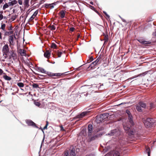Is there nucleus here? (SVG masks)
<instances>
[{
    "mask_svg": "<svg viewBox=\"0 0 156 156\" xmlns=\"http://www.w3.org/2000/svg\"><path fill=\"white\" fill-rule=\"evenodd\" d=\"M148 71H146L144 72V73H140V74L138 75L137 76H134V77H133V78H132V79L133 78H135V77H136L137 76H144L145 75H146V74H147V73H148ZM130 79H132V78H130Z\"/></svg>",
    "mask_w": 156,
    "mask_h": 156,
    "instance_id": "obj_31",
    "label": "nucleus"
},
{
    "mask_svg": "<svg viewBox=\"0 0 156 156\" xmlns=\"http://www.w3.org/2000/svg\"><path fill=\"white\" fill-rule=\"evenodd\" d=\"M103 13H104V14L105 15V16L107 17V18L108 19L110 18V16L109 15H108L106 12L105 11H103Z\"/></svg>",
    "mask_w": 156,
    "mask_h": 156,
    "instance_id": "obj_49",
    "label": "nucleus"
},
{
    "mask_svg": "<svg viewBox=\"0 0 156 156\" xmlns=\"http://www.w3.org/2000/svg\"><path fill=\"white\" fill-rule=\"evenodd\" d=\"M9 6L8 3H5L3 5L2 9L3 10H4L6 8H8Z\"/></svg>",
    "mask_w": 156,
    "mask_h": 156,
    "instance_id": "obj_37",
    "label": "nucleus"
},
{
    "mask_svg": "<svg viewBox=\"0 0 156 156\" xmlns=\"http://www.w3.org/2000/svg\"><path fill=\"white\" fill-rule=\"evenodd\" d=\"M99 62V61L97 60V59L94 61V62L96 64V65L98 64V63Z\"/></svg>",
    "mask_w": 156,
    "mask_h": 156,
    "instance_id": "obj_62",
    "label": "nucleus"
},
{
    "mask_svg": "<svg viewBox=\"0 0 156 156\" xmlns=\"http://www.w3.org/2000/svg\"><path fill=\"white\" fill-rule=\"evenodd\" d=\"M59 14L61 18H63L65 17V11L63 10H61L59 12Z\"/></svg>",
    "mask_w": 156,
    "mask_h": 156,
    "instance_id": "obj_20",
    "label": "nucleus"
},
{
    "mask_svg": "<svg viewBox=\"0 0 156 156\" xmlns=\"http://www.w3.org/2000/svg\"><path fill=\"white\" fill-rule=\"evenodd\" d=\"M34 19V17L33 15H32V16H31L30 17L29 19L28 22L27 23V24L28 23L30 25H31V24L29 22V21L32 20H33Z\"/></svg>",
    "mask_w": 156,
    "mask_h": 156,
    "instance_id": "obj_45",
    "label": "nucleus"
},
{
    "mask_svg": "<svg viewBox=\"0 0 156 156\" xmlns=\"http://www.w3.org/2000/svg\"><path fill=\"white\" fill-rule=\"evenodd\" d=\"M33 73L34 74L36 75L37 76V77H35V78L37 80H44L45 79V78H44V77H46L47 76V75H43L41 74H40L38 73H35V72H34L33 71H32Z\"/></svg>",
    "mask_w": 156,
    "mask_h": 156,
    "instance_id": "obj_6",
    "label": "nucleus"
},
{
    "mask_svg": "<svg viewBox=\"0 0 156 156\" xmlns=\"http://www.w3.org/2000/svg\"><path fill=\"white\" fill-rule=\"evenodd\" d=\"M109 115V114L108 113H104L103 114H101L100 116L99 119H100L99 120L100 121H101V120H103L104 119H105V117H106L107 116H108Z\"/></svg>",
    "mask_w": 156,
    "mask_h": 156,
    "instance_id": "obj_22",
    "label": "nucleus"
},
{
    "mask_svg": "<svg viewBox=\"0 0 156 156\" xmlns=\"http://www.w3.org/2000/svg\"><path fill=\"white\" fill-rule=\"evenodd\" d=\"M100 85L99 86V87H98V89L100 90H103L104 89V87H102V86H103V83L101 84V83H100Z\"/></svg>",
    "mask_w": 156,
    "mask_h": 156,
    "instance_id": "obj_46",
    "label": "nucleus"
},
{
    "mask_svg": "<svg viewBox=\"0 0 156 156\" xmlns=\"http://www.w3.org/2000/svg\"><path fill=\"white\" fill-rule=\"evenodd\" d=\"M12 58L14 60H15L16 59L17 55L16 53L12 52L11 53L8 58L9 61H11V59Z\"/></svg>",
    "mask_w": 156,
    "mask_h": 156,
    "instance_id": "obj_12",
    "label": "nucleus"
},
{
    "mask_svg": "<svg viewBox=\"0 0 156 156\" xmlns=\"http://www.w3.org/2000/svg\"><path fill=\"white\" fill-rule=\"evenodd\" d=\"M45 1V0H41L39 2V3L38 4L37 6L38 7H39L40 6V5L42 3H43V1H44V2Z\"/></svg>",
    "mask_w": 156,
    "mask_h": 156,
    "instance_id": "obj_54",
    "label": "nucleus"
},
{
    "mask_svg": "<svg viewBox=\"0 0 156 156\" xmlns=\"http://www.w3.org/2000/svg\"><path fill=\"white\" fill-rule=\"evenodd\" d=\"M2 74H5V73H4L3 70L0 68V75H2Z\"/></svg>",
    "mask_w": 156,
    "mask_h": 156,
    "instance_id": "obj_58",
    "label": "nucleus"
},
{
    "mask_svg": "<svg viewBox=\"0 0 156 156\" xmlns=\"http://www.w3.org/2000/svg\"><path fill=\"white\" fill-rule=\"evenodd\" d=\"M33 73L34 74L36 75L37 76V77H35V78L37 80H44L45 79V78H44V77H46L47 76V75H43L41 74H40L38 73H35V72H34L33 71H32Z\"/></svg>",
    "mask_w": 156,
    "mask_h": 156,
    "instance_id": "obj_5",
    "label": "nucleus"
},
{
    "mask_svg": "<svg viewBox=\"0 0 156 156\" xmlns=\"http://www.w3.org/2000/svg\"><path fill=\"white\" fill-rule=\"evenodd\" d=\"M5 74V75L3 76V77L5 80L9 81L11 80V77L7 75H6V74Z\"/></svg>",
    "mask_w": 156,
    "mask_h": 156,
    "instance_id": "obj_30",
    "label": "nucleus"
},
{
    "mask_svg": "<svg viewBox=\"0 0 156 156\" xmlns=\"http://www.w3.org/2000/svg\"><path fill=\"white\" fill-rule=\"evenodd\" d=\"M104 128L103 126H101L99 128H98L97 130V132H98L99 131L103 130H104Z\"/></svg>",
    "mask_w": 156,
    "mask_h": 156,
    "instance_id": "obj_42",
    "label": "nucleus"
},
{
    "mask_svg": "<svg viewBox=\"0 0 156 156\" xmlns=\"http://www.w3.org/2000/svg\"><path fill=\"white\" fill-rule=\"evenodd\" d=\"M139 105L141 107L145 108L146 106V105L145 103L143 102H140L139 103Z\"/></svg>",
    "mask_w": 156,
    "mask_h": 156,
    "instance_id": "obj_35",
    "label": "nucleus"
},
{
    "mask_svg": "<svg viewBox=\"0 0 156 156\" xmlns=\"http://www.w3.org/2000/svg\"><path fill=\"white\" fill-rule=\"evenodd\" d=\"M57 45L54 43L53 42L51 44V47L54 48H56Z\"/></svg>",
    "mask_w": 156,
    "mask_h": 156,
    "instance_id": "obj_41",
    "label": "nucleus"
},
{
    "mask_svg": "<svg viewBox=\"0 0 156 156\" xmlns=\"http://www.w3.org/2000/svg\"><path fill=\"white\" fill-rule=\"evenodd\" d=\"M17 85L20 87H24V84L22 82L17 83Z\"/></svg>",
    "mask_w": 156,
    "mask_h": 156,
    "instance_id": "obj_39",
    "label": "nucleus"
},
{
    "mask_svg": "<svg viewBox=\"0 0 156 156\" xmlns=\"http://www.w3.org/2000/svg\"><path fill=\"white\" fill-rule=\"evenodd\" d=\"M70 154L71 156H76L75 150L74 148H72L70 150Z\"/></svg>",
    "mask_w": 156,
    "mask_h": 156,
    "instance_id": "obj_26",
    "label": "nucleus"
},
{
    "mask_svg": "<svg viewBox=\"0 0 156 156\" xmlns=\"http://www.w3.org/2000/svg\"><path fill=\"white\" fill-rule=\"evenodd\" d=\"M58 2H59V1H57L56 2H55L51 4L45 3V6H46L48 5H51V9H52L54 7V5H56V4Z\"/></svg>",
    "mask_w": 156,
    "mask_h": 156,
    "instance_id": "obj_16",
    "label": "nucleus"
},
{
    "mask_svg": "<svg viewBox=\"0 0 156 156\" xmlns=\"http://www.w3.org/2000/svg\"><path fill=\"white\" fill-rule=\"evenodd\" d=\"M69 156V153L68 151H66L65 153L64 156Z\"/></svg>",
    "mask_w": 156,
    "mask_h": 156,
    "instance_id": "obj_59",
    "label": "nucleus"
},
{
    "mask_svg": "<svg viewBox=\"0 0 156 156\" xmlns=\"http://www.w3.org/2000/svg\"><path fill=\"white\" fill-rule=\"evenodd\" d=\"M51 52L48 50H47L46 51L44 54V57L47 58H49L51 55Z\"/></svg>",
    "mask_w": 156,
    "mask_h": 156,
    "instance_id": "obj_18",
    "label": "nucleus"
},
{
    "mask_svg": "<svg viewBox=\"0 0 156 156\" xmlns=\"http://www.w3.org/2000/svg\"><path fill=\"white\" fill-rule=\"evenodd\" d=\"M70 71H68L64 73H52V76H62L64 74L67 73H68Z\"/></svg>",
    "mask_w": 156,
    "mask_h": 156,
    "instance_id": "obj_17",
    "label": "nucleus"
},
{
    "mask_svg": "<svg viewBox=\"0 0 156 156\" xmlns=\"http://www.w3.org/2000/svg\"><path fill=\"white\" fill-rule=\"evenodd\" d=\"M150 108H154V105L153 103H151L150 104Z\"/></svg>",
    "mask_w": 156,
    "mask_h": 156,
    "instance_id": "obj_57",
    "label": "nucleus"
},
{
    "mask_svg": "<svg viewBox=\"0 0 156 156\" xmlns=\"http://www.w3.org/2000/svg\"><path fill=\"white\" fill-rule=\"evenodd\" d=\"M87 62L86 63H85L83 65H82V66H80V67L81 66H83V69H84L86 70L87 71H89V70H88V69H87V67L88 66V65L87 64Z\"/></svg>",
    "mask_w": 156,
    "mask_h": 156,
    "instance_id": "obj_36",
    "label": "nucleus"
},
{
    "mask_svg": "<svg viewBox=\"0 0 156 156\" xmlns=\"http://www.w3.org/2000/svg\"><path fill=\"white\" fill-rule=\"evenodd\" d=\"M153 37L151 39V41L153 42H156V29L154 32L153 33Z\"/></svg>",
    "mask_w": 156,
    "mask_h": 156,
    "instance_id": "obj_19",
    "label": "nucleus"
},
{
    "mask_svg": "<svg viewBox=\"0 0 156 156\" xmlns=\"http://www.w3.org/2000/svg\"><path fill=\"white\" fill-rule=\"evenodd\" d=\"M19 53L21 55H25L26 54L25 52V51L24 50L20 49L19 50Z\"/></svg>",
    "mask_w": 156,
    "mask_h": 156,
    "instance_id": "obj_32",
    "label": "nucleus"
},
{
    "mask_svg": "<svg viewBox=\"0 0 156 156\" xmlns=\"http://www.w3.org/2000/svg\"><path fill=\"white\" fill-rule=\"evenodd\" d=\"M37 69L38 71H39L42 73H45V72H46V71L42 67H37Z\"/></svg>",
    "mask_w": 156,
    "mask_h": 156,
    "instance_id": "obj_28",
    "label": "nucleus"
},
{
    "mask_svg": "<svg viewBox=\"0 0 156 156\" xmlns=\"http://www.w3.org/2000/svg\"><path fill=\"white\" fill-rule=\"evenodd\" d=\"M120 134V132L117 129H115L111 130L108 135L110 136H119Z\"/></svg>",
    "mask_w": 156,
    "mask_h": 156,
    "instance_id": "obj_4",
    "label": "nucleus"
},
{
    "mask_svg": "<svg viewBox=\"0 0 156 156\" xmlns=\"http://www.w3.org/2000/svg\"><path fill=\"white\" fill-rule=\"evenodd\" d=\"M8 49H9V46L8 44H6L3 46L2 51V52H3L5 51H7Z\"/></svg>",
    "mask_w": 156,
    "mask_h": 156,
    "instance_id": "obj_29",
    "label": "nucleus"
},
{
    "mask_svg": "<svg viewBox=\"0 0 156 156\" xmlns=\"http://www.w3.org/2000/svg\"><path fill=\"white\" fill-rule=\"evenodd\" d=\"M30 85L32 86L34 88H40L38 84L37 83H33L32 85Z\"/></svg>",
    "mask_w": 156,
    "mask_h": 156,
    "instance_id": "obj_34",
    "label": "nucleus"
},
{
    "mask_svg": "<svg viewBox=\"0 0 156 156\" xmlns=\"http://www.w3.org/2000/svg\"><path fill=\"white\" fill-rule=\"evenodd\" d=\"M35 105L38 107L40 105V103L39 102L36 101H34Z\"/></svg>",
    "mask_w": 156,
    "mask_h": 156,
    "instance_id": "obj_51",
    "label": "nucleus"
},
{
    "mask_svg": "<svg viewBox=\"0 0 156 156\" xmlns=\"http://www.w3.org/2000/svg\"><path fill=\"white\" fill-rule=\"evenodd\" d=\"M88 113L87 112H82L81 113L77 115L74 117L75 119H80L84 117L85 115Z\"/></svg>",
    "mask_w": 156,
    "mask_h": 156,
    "instance_id": "obj_11",
    "label": "nucleus"
},
{
    "mask_svg": "<svg viewBox=\"0 0 156 156\" xmlns=\"http://www.w3.org/2000/svg\"><path fill=\"white\" fill-rule=\"evenodd\" d=\"M102 57V55L101 54H100L98 57V58L97 59V60L99 61V62L101 60V58Z\"/></svg>",
    "mask_w": 156,
    "mask_h": 156,
    "instance_id": "obj_56",
    "label": "nucleus"
},
{
    "mask_svg": "<svg viewBox=\"0 0 156 156\" xmlns=\"http://www.w3.org/2000/svg\"><path fill=\"white\" fill-rule=\"evenodd\" d=\"M39 10L38 9L35 12H34L32 15L34 17L37 16L38 14Z\"/></svg>",
    "mask_w": 156,
    "mask_h": 156,
    "instance_id": "obj_47",
    "label": "nucleus"
},
{
    "mask_svg": "<svg viewBox=\"0 0 156 156\" xmlns=\"http://www.w3.org/2000/svg\"><path fill=\"white\" fill-rule=\"evenodd\" d=\"M9 107H10L9 108V109L11 112H14L16 109V108L12 104L9 105Z\"/></svg>",
    "mask_w": 156,
    "mask_h": 156,
    "instance_id": "obj_21",
    "label": "nucleus"
},
{
    "mask_svg": "<svg viewBox=\"0 0 156 156\" xmlns=\"http://www.w3.org/2000/svg\"><path fill=\"white\" fill-rule=\"evenodd\" d=\"M62 54V52L58 51H54V53H52L51 55L53 57L56 58L57 57H60Z\"/></svg>",
    "mask_w": 156,
    "mask_h": 156,
    "instance_id": "obj_8",
    "label": "nucleus"
},
{
    "mask_svg": "<svg viewBox=\"0 0 156 156\" xmlns=\"http://www.w3.org/2000/svg\"><path fill=\"white\" fill-rule=\"evenodd\" d=\"M18 2L20 5H22V0H18Z\"/></svg>",
    "mask_w": 156,
    "mask_h": 156,
    "instance_id": "obj_61",
    "label": "nucleus"
},
{
    "mask_svg": "<svg viewBox=\"0 0 156 156\" xmlns=\"http://www.w3.org/2000/svg\"><path fill=\"white\" fill-rule=\"evenodd\" d=\"M146 151L147 152L148 156H150L151 150L150 147H146Z\"/></svg>",
    "mask_w": 156,
    "mask_h": 156,
    "instance_id": "obj_33",
    "label": "nucleus"
},
{
    "mask_svg": "<svg viewBox=\"0 0 156 156\" xmlns=\"http://www.w3.org/2000/svg\"><path fill=\"white\" fill-rule=\"evenodd\" d=\"M89 8L92 10H95V8L93 6H92L90 5H89Z\"/></svg>",
    "mask_w": 156,
    "mask_h": 156,
    "instance_id": "obj_55",
    "label": "nucleus"
},
{
    "mask_svg": "<svg viewBox=\"0 0 156 156\" xmlns=\"http://www.w3.org/2000/svg\"><path fill=\"white\" fill-rule=\"evenodd\" d=\"M123 128L126 132L127 131V120L126 118H122L121 119Z\"/></svg>",
    "mask_w": 156,
    "mask_h": 156,
    "instance_id": "obj_9",
    "label": "nucleus"
},
{
    "mask_svg": "<svg viewBox=\"0 0 156 156\" xmlns=\"http://www.w3.org/2000/svg\"><path fill=\"white\" fill-rule=\"evenodd\" d=\"M6 26V25L5 23H2L1 24V26L0 28V29H2L3 31H5L6 30H5V27Z\"/></svg>",
    "mask_w": 156,
    "mask_h": 156,
    "instance_id": "obj_38",
    "label": "nucleus"
},
{
    "mask_svg": "<svg viewBox=\"0 0 156 156\" xmlns=\"http://www.w3.org/2000/svg\"><path fill=\"white\" fill-rule=\"evenodd\" d=\"M103 134V133L102 132H100L96 134H93L92 136H88V140L89 142H90L92 141L98 140L100 138Z\"/></svg>",
    "mask_w": 156,
    "mask_h": 156,
    "instance_id": "obj_3",
    "label": "nucleus"
},
{
    "mask_svg": "<svg viewBox=\"0 0 156 156\" xmlns=\"http://www.w3.org/2000/svg\"><path fill=\"white\" fill-rule=\"evenodd\" d=\"M136 109L139 112H141L142 111L141 107H140L139 105L136 106Z\"/></svg>",
    "mask_w": 156,
    "mask_h": 156,
    "instance_id": "obj_44",
    "label": "nucleus"
},
{
    "mask_svg": "<svg viewBox=\"0 0 156 156\" xmlns=\"http://www.w3.org/2000/svg\"><path fill=\"white\" fill-rule=\"evenodd\" d=\"M50 28L52 30H55L56 29L54 25H51L50 26Z\"/></svg>",
    "mask_w": 156,
    "mask_h": 156,
    "instance_id": "obj_50",
    "label": "nucleus"
},
{
    "mask_svg": "<svg viewBox=\"0 0 156 156\" xmlns=\"http://www.w3.org/2000/svg\"><path fill=\"white\" fill-rule=\"evenodd\" d=\"M3 16L2 14H0V21L3 19Z\"/></svg>",
    "mask_w": 156,
    "mask_h": 156,
    "instance_id": "obj_63",
    "label": "nucleus"
},
{
    "mask_svg": "<svg viewBox=\"0 0 156 156\" xmlns=\"http://www.w3.org/2000/svg\"><path fill=\"white\" fill-rule=\"evenodd\" d=\"M93 125L91 124H89L88 126V137L90 136L93 131Z\"/></svg>",
    "mask_w": 156,
    "mask_h": 156,
    "instance_id": "obj_10",
    "label": "nucleus"
},
{
    "mask_svg": "<svg viewBox=\"0 0 156 156\" xmlns=\"http://www.w3.org/2000/svg\"><path fill=\"white\" fill-rule=\"evenodd\" d=\"M155 122V120L150 118H148L146 120L144 121V125L147 128L151 127Z\"/></svg>",
    "mask_w": 156,
    "mask_h": 156,
    "instance_id": "obj_2",
    "label": "nucleus"
},
{
    "mask_svg": "<svg viewBox=\"0 0 156 156\" xmlns=\"http://www.w3.org/2000/svg\"><path fill=\"white\" fill-rule=\"evenodd\" d=\"M52 73L51 72L46 71L45 74H47L48 76H52Z\"/></svg>",
    "mask_w": 156,
    "mask_h": 156,
    "instance_id": "obj_48",
    "label": "nucleus"
},
{
    "mask_svg": "<svg viewBox=\"0 0 156 156\" xmlns=\"http://www.w3.org/2000/svg\"><path fill=\"white\" fill-rule=\"evenodd\" d=\"M26 122L28 126H31L33 127L38 128V127L36 125V124L32 120L30 119H27L26 120Z\"/></svg>",
    "mask_w": 156,
    "mask_h": 156,
    "instance_id": "obj_7",
    "label": "nucleus"
},
{
    "mask_svg": "<svg viewBox=\"0 0 156 156\" xmlns=\"http://www.w3.org/2000/svg\"><path fill=\"white\" fill-rule=\"evenodd\" d=\"M113 156H120L119 152L117 151H115L113 154Z\"/></svg>",
    "mask_w": 156,
    "mask_h": 156,
    "instance_id": "obj_43",
    "label": "nucleus"
},
{
    "mask_svg": "<svg viewBox=\"0 0 156 156\" xmlns=\"http://www.w3.org/2000/svg\"><path fill=\"white\" fill-rule=\"evenodd\" d=\"M74 29L75 28L74 27H72L70 28V30L71 31H73L74 30Z\"/></svg>",
    "mask_w": 156,
    "mask_h": 156,
    "instance_id": "obj_64",
    "label": "nucleus"
},
{
    "mask_svg": "<svg viewBox=\"0 0 156 156\" xmlns=\"http://www.w3.org/2000/svg\"><path fill=\"white\" fill-rule=\"evenodd\" d=\"M8 41L10 44L12 45H13L14 44V39L13 38V35L9 36Z\"/></svg>",
    "mask_w": 156,
    "mask_h": 156,
    "instance_id": "obj_13",
    "label": "nucleus"
},
{
    "mask_svg": "<svg viewBox=\"0 0 156 156\" xmlns=\"http://www.w3.org/2000/svg\"><path fill=\"white\" fill-rule=\"evenodd\" d=\"M14 32V31L13 30L12 31H7L6 30H5V33L4 35L5 36H9V35H10L11 34H12Z\"/></svg>",
    "mask_w": 156,
    "mask_h": 156,
    "instance_id": "obj_27",
    "label": "nucleus"
},
{
    "mask_svg": "<svg viewBox=\"0 0 156 156\" xmlns=\"http://www.w3.org/2000/svg\"><path fill=\"white\" fill-rule=\"evenodd\" d=\"M13 28V27L12 26L11 24L10 25V26L8 28V30L9 31L12 30Z\"/></svg>",
    "mask_w": 156,
    "mask_h": 156,
    "instance_id": "obj_53",
    "label": "nucleus"
},
{
    "mask_svg": "<svg viewBox=\"0 0 156 156\" xmlns=\"http://www.w3.org/2000/svg\"><path fill=\"white\" fill-rule=\"evenodd\" d=\"M16 19V15H12L11 17V19L12 21L15 20Z\"/></svg>",
    "mask_w": 156,
    "mask_h": 156,
    "instance_id": "obj_52",
    "label": "nucleus"
},
{
    "mask_svg": "<svg viewBox=\"0 0 156 156\" xmlns=\"http://www.w3.org/2000/svg\"><path fill=\"white\" fill-rule=\"evenodd\" d=\"M138 41L140 43L144 45L150 44L151 43V42L149 41H146L145 40L143 39H140L138 40Z\"/></svg>",
    "mask_w": 156,
    "mask_h": 156,
    "instance_id": "obj_14",
    "label": "nucleus"
},
{
    "mask_svg": "<svg viewBox=\"0 0 156 156\" xmlns=\"http://www.w3.org/2000/svg\"><path fill=\"white\" fill-rule=\"evenodd\" d=\"M29 1L30 0H24L23 5L25 8H27L29 6Z\"/></svg>",
    "mask_w": 156,
    "mask_h": 156,
    "instance_id": "obj_25",
    "label": "nucleus"
},
{
    "mask_svg": "<svg viewBox=\"0 0 156 156\" xmlns=\"http://www.w3.org/2000/svg\"><path fill=\"white\" fill-rule=\"evenodd\" d=\"M127 116H128L129 123L127 126V133L130 137H133L135 133V123L133 120L132 115L130 112L127 110Z\"/></svg>",
    "mask_w": 156,
    "mask_h": 156,
    "instance_id": "obj_1",
    "label": "nucleus"
},
{
    "mask_svg": "<svg viewBox=\"0 0 156 156\" xmlns=\"http://www.w3.org/2000/svg\"><path fill=\"white\" fill-rule=\"evenodd\" d=\"M11 1L8 3L9 6H13L17 3V2L16 0H12Z\"/></svg>",
    "mask_w": 156,
    "mask_h": 156,
    "instance_id": "obj_23",
    "label": "nucleus"
},
{
    "mask_svg": "<svg viewBox=\"0 0 156 156\" xmlns=\"http://www.w3.org/2000/svg\"><path fill=\"white\" fill-rule=\"evenodd\" d=\"M44 7L45 8H49V7H50V8L51 9V5H48V6H45V4H44V5H43L42 6V7Z\"/></svg>",
    "mask_w": 156,
    "mask_h": 156,
    "instance_id": "obj_60",
    "label": "nucleus"
},
{
    "mask_svg": "<svg viewBox=\"0 0 156 156\" xmlns=\"http://www.w3.org/2000/svg\"><path fill=\"white\" fill-rule=\"evenodd\" d=\"M95 66L94 65L92 64V63H91L87 67V69L88 70H90L93 69L95 68Z\"/></svg>",
    "mask_w": 156,
    "mask_h": 156,
    "instance_id": "obj_24",
    "label": "nucleus"
},
{
    "mask_svg": "<svg viewBox=\"0 0 156 156\" xmlns=\"http://www.w3.org/2000/svg\"><path fill=\"white\" fill-rule=\"evenodd\" d=\"M89 59L87 61V63H89L94 60L93 56H89Z\"/></svg>",
    "mask_w": 156,
    "mask_h": 156,
    "instance_id": "obj_40",
    "label": "nucleus"
},
{
    "mask_svg": "<svg viewBox=\"0 0 156 156\" xmlns=\"http://www.w3.org/2000/svg\"><path fill=\"white\" fill-rule=\"evenodd\" d=\"M101 37H103L104 38V40H105L106 41L108 42L109 38L108 35V34H106L104 33H103L101 35Z\"/></svg>",
    "mask_w": 156,
    "mask_h": 156,
    "instance_id": "obj_15",
    "label": "nucleus"
}]
</instances>
